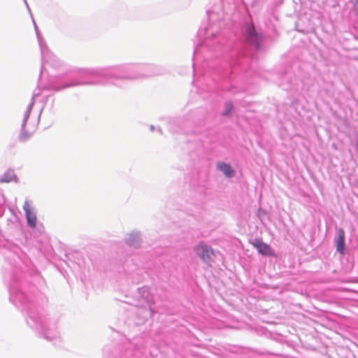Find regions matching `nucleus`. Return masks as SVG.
Listing matches in <instances>:
<instances>
[{"label": "nucleus", "instance_id": "obj_1", "mask_svg": "<svg viewBox=\"0 0 358 358\" xmlns=\"http://www.w3.org/2000/svg\"><path fill=\"white\" fill-rule=\"evenodd\" d=\"M194 250L203 262L210 266V262L215 257V252L210 245L201 241L195 246Z\"/></svg>", "mask_w": 358, "mask_h": 358}, {"label": "nucleus", "instance_id": "obj_2", "mask_svg": "<svg viewBox=\"0 0 358 358\" xmlns=\"http://www.w3.org/2000/svg\"><path fill=\"white\" fill-rule=\"evenodd\" d=\"M251 244L257 250L258 252L263 256L277 257L271 247L268 244L263 242L261 239H255Z\"/></svg>", "mask_w": 358, "mask_h": 358}, {"label": "nucleus", "instance_id": "obj_3", "mask_svg": "<svg viewBox=\"0 0 358 358\" xmlns=\"http://www.w3.org/2000/svg\"><path fill=\"white\" fill-rule=\"evenodd\" d=\"M23 208L26 213V217L29 225L31 227H34L36 225V216L31 209V206L28 201H26L24 203Z\"/></svg>", "mask_w": 358, "mask_h": 358}, {"label": "nucleus", "instance_id": "obj_4", "mask_svg": "<svg viewBox=\"0 0 358 358\" xmlns=\"http://www.w3.org/2000/svg\"><path fill=\"white\" fill-rule=\"evenodd\" d=\"M245 38L249 43L254 44H257L259 43V36L256 32L252 24L248 25L245 33Z\"/></svg>", "mask_w": 358, "mask_h": 358}, {"label": "nucleus", "instance_id": "obj_5", "mask_svg": "<svg viewBox=\"0 0 358 358\" xmlns=\"http://www.w3.org/2000/svg\"><path fill=\"white\" fill-rule=\"evenodd\" d=\"M336 249L341 254H343L345 250V231L343 229H339L338 231Z\"/></svg>", "mask_w": 358, "mask_h": 358}, {"label": "nucleus", "instance_id": "obj_6", "mask_svg": "<svg viewBox=\"0 0 358 358\" xmlns=\"http://www.w3.org/2000/svg\"><path fill=\"white\" fill-rule=\"evenodd\" d=\"M217 167L220 171H222L225 175V176L228 178H231L234 176V171L233 170L231 166L228 164L220 162L217 164Z\"/></svg>", "mask_w": 358, "mask_h": 358}, {"label": "nucleus", "instance_id": "obj_7", "mask_svg": "<svg viewBox=\"0 0 358 358\" xmlns=\"http://www.w3.org/2000/svg\"><path fill=\"white\" fill-rule=\"evenodd\" d=\"M31 134L25 130L24 126H23L22 131L19 136V138L22 142H25L31 137Z\"/></svg>", "mask_w": 358, "mask_h": 358}, {"label": "nucleus", "instance_id": "obj_8", "mask_svg": "<svg viewBox=\"0 0 358 358\" xmlns=\"http://www.w3.org/2000/svg\"><path fill=\"white\" fill-rule=\"evenodd\" d=\"M234 110V106L231 103L228 102L225 104V109L223 112V115L227 116L229 115L232 111Z\"/></svg>", "mask_w": 358, "mask_h": 358}, {"label": "nucleus", "instance_id": "obj_9", "mask_svg": "<svg viewBox=\"0 0 358 358\" xmlns=\"http://www.w3.org/2000/svg\"><path fill=\"white\" fill-rule=\"evenodd\" d=\"M15 178L14 175L10 176L9 177H3L0 178V182H9L13 180Z\"/></svg>", "mask_w": 358, "mask_h": 358}, {"label": "nucleus", "instance_id": "obj_10", "mask_svg": "<svg viewBox=\"0 0 358 358\" xmlns=\"http://www.w3.org/2000/svg\"><path fill=\"white\" fill-rule=\"evenodd\" d=\"M354 10L356 14H358V0L354 1Z\"/></svg>", "mask_w": 358, "mask_h": 358}, {"label": "nucleus", "instance_id": "obj_11", "mask_svg": "<svg viewBox=\"0 0 358 358\" xmlns=\"http://www.w3.org/2000/svg\"><path fill=\"white\" fill-rule=\"evenodd\" d=\"M128 244H129L130 245H135V243H133L130 239L128 240Z\"/></svg>", "mask_w": 358, "mask_h": 358}, {"label": "nucleus", "instance_id": "obj_12", "mask_svg": "<svg viewBox=\"0 0 358 358\" xmlns=\"http://www.w3.org/2000/svg\"><path fill=\"white\" fill-rule=\"evenodd\" d=\"M357 147H358V141H357Z\"/></svg>", "mask_w": 358, "mask_h": 358}]
</instances>
